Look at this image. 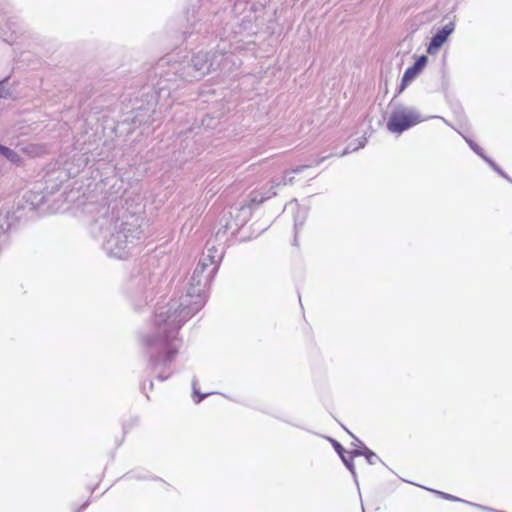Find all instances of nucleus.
I'll list each match as a JSON object with an SVG mask.
<instances>
[{
	"mask_svg": "<svg viewBox=\"0 0 512 512\" xmlns=\"http://www.w3.org/2000/svg\"><path fill=\"white\" fill-rule=\"evenodd\" d=\"M39 199L36 201V205H39L41 204L43 201H44V196L43 195H39Z\"/></svg>",
	"mask_w": 512,
	"mask_h": 512,
	"instance_id": "21",
	"label": "nucleus"
},
{
	"mask_svg": "<svg viewBox=\"0 0 512 512\" xmlns=\"http://www.w3.org/2000/svg\"><path fill=\"white\" fill-rule=\"evenodd\" d=\"M327 157H322L321 159L315 162V165H319L322 161H324Z\"/></svg>",
	"mask_w": 512,
	"mask_h": 512,
	"instance_id": "22",
	"label": "nucleus"
},
{
	"mask_svg": "<svg viewBox=\"0 0 512 512\" xmlns=\"http://www.w3.org/2000/svg\"><path fill=\"white\" fill-rule=\"evenodd\" d=\"M197 380L194 378L192 381V387H193V399L195 403H200L205 397H207L209 394H200V392L197 390Z\"/></svg>",
	"mask_w": 512,
	"mask_h": 512,
	"instance_id": "15",
	"label": "nucleus"
},
{
	"mask_svg": "<svg viewBox=\"0 0 512 512\" xmlns=\"http://www.w3.org/2000/svg\"><path fill=\"white\" fill-rule=\"evenodd\" d=\"M365 143H366V139L363 138L361 140H358V144L353 146L352 143H350L345 149L344 151L341 153V156H344V155H347L349 154L350 152L352 151H357L358 149L360 148H363L365 146Z\"/></svg>",
	"mask_w": 512,
	"mask_h": 512,
	"instance_id": "14",
	"label": "nucleus"
},
{
	"mask_svg": "<svg viewBox=\"0 0 512 512\" xmlns=\"http://www.w3.org/2000/svg\"><path fill=\"white\" fill-rule=\"evenodd\" d=\"M222 252V256L224 255V247L223 246H219V247H216L215 244H214V241H212L211 239L207 241L206 243V253H203V255L201 257H204L205 255H216L217 252Z\"/></svg>",
	"mask_w": 512,
	"mask_h": 512,
	"instance_id": "12",
	"label": "nucleus"
},
{
	"mask_svg": "<svg viewBox=\"0 0 512 512\" xmlns=\"http://www.w3.org/2000/svg\"><path fill=\"white\" fill-rule=\"evenodd\" d=\"M149 387H150V389H152V387H153V383L151 381L149 382Z\"/></svg>",
	"mask_w": 512,
	"mask_h": 512,
	"instance_id": "25",
	"label": "nucleus"
},
{
	"mask_svg": "<svg viewBox=\"0 0 512 512\" xmlns=\"http://www.w3.org/2000/svg\"><path fill=\"white\" fill-rule=\"evenodd\" d=\"M466 142L468 143V145L470 146V148L477 154L479 155L483 160H484V157H487L483 151V149L477 145L474 141H472L471 139H467L465 138Z\"/></svg>",
	"mask_w": 512,
	"mask_h": 512,
	"instance_id": "16",
	"label": "nucleus"
},
{
	"mask_svg": "<svg viewBox=\"0 0 512 512\" xmlns=\"http://www.w3.org/2000/svg\"><path fill=\"white\" fill-rule=\"evenodd\" d=\"M454 29L455 24L453 22H449L438 30L431 38L427 52L431 55L437 53L442 45L447 41L448 37L453 33Z\"/></svg>",
	"mask_w": 512,
	"mask_h": 512,
	"instance_id": "6",
	"label": "nucleus"
},
{
	"mask_svg": "<svg viewBox=\"0 0 512 512\" xmlns=\"http://www.w3.org/2000/svg\"><path fill=\"white\" fill-rule=\"evenodd\" d=\"M10 95L8 89H6L4 82H0V98H6Z\"/></svg>",
	"mask_w": 512,
	"mask_h": 512,
	"instance_id": "18",
	"label": "nucleus"
},
{
	"mask_svg": "<svg viewBox=\"0 0 512 512\" xmlns=\"http://www.w3.org/2000/svg\"><path fill=\"white\" fill-rule=\"evenodd\" d=\"M293 180L294 177H288L287 175H285L281 179H273L271 181L269 189L265 191L252 192L250 194V204L242 205L239 208H231L228 214L231 218H234L233 224L226 221L225 224L223 225L224 230L220 228L215 235V239L222 240L225 237L227 230L232 229L234 232L238 228L243 226L251 216L252 205H259L263 203L265 200L275 196L277 194L275 188L281 185L292 184Z\"/></svg>",
	"mask_w": 512,
	"mask_h": 512,
	"instance_id": "4",
	"label": "nucleus"
},
{
	"mask_svg": "<svg viewBox=\"0 0 512 512\" xmlns=\"http://www.w3.org/2000/svg\"><path fill=\"white\" fill-rule=\"evenodd\" d=\"M466 504H471V505H473L472 503H469V501H466ZM474 505H475V506H477V507H479V508H481V509H483V510H485V509L483 508L484 506H481V505H478V504H474Z\"/></svg>",
	"mask_w": 512,
	"mask_h": 512,
	"instance_id": "23",
	"label": "nucleus"
},
{
	"mask_svg": "<svg viewBox=\"0 0 512 512\" xmlns=\"http://www.w3.org/2000/svg\"><path fill=\"white\" fill-rule=\"evenodd\" d=\"M427 61L428 58L425 55H422L415 61V63L411 67L405 70L401 80V85L399 87V93H401L405 89V87L418 76V74L426 66Z\"/></svg>",
	"mask_w": 512,
	"mask_h": 512,
	"instance_id": "7",
	"label": "nucleus"
},
{
	"mask_svg": "<svg viewBox=\"0 0 512 512\" xmlns=\"http://www.w3.org/2000/svg\"><path fill=\"white\" fill-rule=\"evenodd\" d=\"M358 456H364L370 465H374L377 462H382L378 455L366 446H363L362 449H354L351 451V457Z\"/></svg>",
	"mask_w": 512,
	"mask_h": 512,
	"instance_id": "10",
	"label": "nucleus"
},
{
	"mask_svg": "<svg viewBox=\"0 0 512 512\" xmlns=\"http://www.w3.org/2000/svg\"><path fill=\"white\" fill-rule=\"evenodd\" d=\"M347 432L353 437L354 439V442L352 443L353 445L359 447L358 449H362L363 446H365L357 437H355L351 432H349L347 430Z\"/></svg>",
	"mask_w": 512,
	"mask_h": 512,
	"instance_id": "19",
	"label": "nucleus"
},
{
	"mask_svg": "<svg viewBox=\"0 0 512 512\" xmlns=\"http://www.w3.org/2000/svg\"><path fill=\"white\" fill-rule=\"evenodd\" d=\"M307 167H310V165H300V166H297L296 168H294L292 170V173H295V174L300 173V172H302Z\"/></svg>",
	"mask_w": 512,
	"mask_h": 512,
	"instance_id": "20",
	"label": "nucleus"
},
{
	"mask_svg": "<svg viewBox=\"0 0 512 512\" xmlns=\"http://www.w3.org/2000/svg\"><path fill=\"white\" fill-rule=\"evenodd\" d=\"M421 121V116L416 109L398 105L387 121V129L392 133L401 134Z\"/></svg>",
	"mask_w": 512,
	"mask_h": 512,
	"instance_id": "5",
	"label": "nucleus"
},
{
	"mask_svg": "<svg viewBox=\"0 0 512 512\" xmlns=\"http://www.w3.org/2000/svg\"><path fill=\"white\" fill-rule=\"evenodd\" d=\"M88 503H84L83 506L81 507V509H85L87 507Z\"/></svg>",
	"mask_w": 512,
	"mask_h": 512,
	"instance_id": "24",
	"label": "nucleus"
},
{
	"mask_svg": "<svg viewBox=\"0 0 512 512\" xmlns=\"http://www.w3.org/2000/svg\"><path fill=\"white\" fill-rule=\"evenodd\" d=\"M230 57L216 51L199 52L181 60L161 59L155 67L159 79L153 83L157 103L169 99L172 92L185 83L201 80L209 72L225 68Z\"/></svg>",
	"mask_w": 512,
	"mask_h": 512,
	"instance_id": "3",
	"label": "nucleus"
},
{
	"mask_svg": "<svg viewBox=\"0 0 512 512\" xmlns=\"http://www.w3.org/2000/svg\"><path fill=\"white\" fill-rule=\"evenodd\" d=\"M436 494L440 495L442 498L446 499V500H450V501H462L461 499H459L458 497L456 496H453L451 494H448V493H445V492H441V491H434Z\"/></svg>",
	"mask_w": 512,
	"mask_h": 512,
	"instance_id": "17",
	"label": "nucleus"
},
{
	"mask_svg": "<svg viewBox=\"0 0 512 512\" xmlns=\"http://www.w3.org/2000/svg\"><path fill=\"white\" fill-rule=\"evenodd\" d=\"M484 161L488 163V165L497 172L501 177L505 178L509 182L512 183V179L489 157H484Z\"/></svg>",
	"mask_w": 512,
	"mask_h": 512,
	"instance_id": "13",
	"label": "nucleus"
},
{
	"mask_svg": "<svg viewBox=\"0 0 512 512\" xmlns=\"http://www.w3.org/2000/svg\"><path fill=\"white\" fill-rule=\"evenodd\" d=\"M0 154L13 163L20 162V155L14 150L0 144Z\"/></svg>",
	"mask_w": 512,
	"mask_h": 512,
	"instance_id": "11",
	"label": "nucleus"
},
{
	"mask_svg": "<svg viewBox=\"0 0 512 512\" xmlns=\"http://www.w3.org/2000/svg\"><path fill=\"white\" fill-rule=\"evenodd\" d=\"M221 260V251L216 255L201 257L189 278L186 294L156 309L153 327L142 337V343L149 359V368L160 381L171 376V363L180 346L178 331L204 306L206 288L216 274Z\"/></svg>",
	"mask_w": 512,
	"mask_h": 512,
	"instance_id": "1",
	"label": "nucleus"
},
{
	"mask_svg": "<svg viewBox=\"0 0 512 512\" xmlns=\"http://www.w3.org/2000/svg\"><path fill=\"white\" fill-rule=\"evenodd\" d=\"M91 233L103 239V250L111 257L125 258L130 249L140 240L143 233L142 219L129 213L121 200H112L105 204L90 205Z\"/></svg>",
	"mask_w": 512,
	"mask_h": 512,
	"instance_id": "2",
	"label": "nucleus"
},
{
	"mask_svg": "<svg viewBox=\"0 0 512 512\" xmlns=\"http://www.w3.org/2000/svg\"><path fill=\"white\" fill-rule=\"evenodd\" d=\"M284 211H290L291 213H293L294 229H295L294 241L296 242L298 231L303 226V224L307 218L308 211L305 207H301L298 204L297 200H293V201L289 202L285 206Z\"/></svg>",
	"mask_w": 512,
	"mask_h": 512,
	"instance_id": "8",
	"label": "nucleus"
},
{
	"mask_svg": "<svg viewBox=\"0 0 512 512\" xmlns=\"http://www.w3.org/2000/svg\"><path fill=\"white\" fill-rule=\"evenodd\" d=\"M331 443H332L333 448L337 452V454L340 456V458L343 461L346 468L351 472L355 483L358 485L357 474H356L354 463H353L354 457H351V455L349 457H347L345 449L338 441L331 439Z\"/></svg>",
	"mask_w": 512,
	"mask_h": 512,
	"instance_id": "9",
	"label": "nucleus"
}]
</instances>
